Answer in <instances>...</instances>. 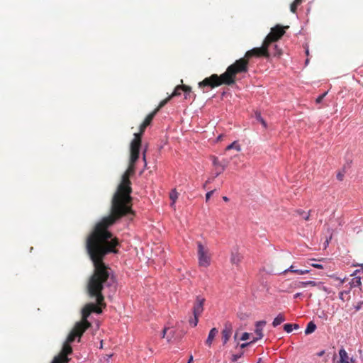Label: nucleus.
Returning a JSON list of instances; mask_svg holds the SVG:
<instances>
[{
  "instance_id": "obj_1",
  "label": "nucleus",
  "mask_w": 363,
  "mask_h": 363,
  "mask_svg": "<svg viewBox=\"0 0 363 363\" xmlns=\"http://www.w3.org/2000/svg\"><path fill=\"white\" fill-rule=\"evenodd\" d=\"M134 173L135 164L130 163L112 197L110 214L96 224L86 239L85 249L94 267V272L91 276V286L99 279L111 290H116L113 272L104 262V259L108 254H117L120 246L119 240L110 231V228L122 217L134 215L129 204L132 191L129 177Z\"/></svg>"
},
{
  "instance_id": "obj_2",
  "label": "nucleus",
  "mask_w": 363,
  "mask_h": 363,
  "mask_svg": "<svg viewBox=\"0 0 363 363\" xmlns=\"http://www.w3.org/2000/svg\"><path fill=\"white\" fill-rule=\"evenodd\" d=\"M285 33V27L277 25L272 28L270 33L264 38L259 48H254L246 52L245 57L237 60L233 64L228 66L226 71L218 76L214 74L210 77L204 79L199 82V87H215L223 84L232 86L235 83L236 74L246 73L248 71V60L252 57H264L269 58L271 56L280 57L282 50L277 44H274Z\"/></svg>"
},
{
  "instance_id": "obj_3",
  "label": "nucleus",
  "mask_w": 363,
  "mask_h": 363,
  "mask_svg": "<svg viewBox=\"0 0 363 363\" xmlns=\"http://www.w3.org/2000/svg\"><path fill=\"white\" fill-rule=\"evenodd\" d=\"M91 277L89 278L87 284V291L89 296L95 299V302L87 303L82 311V320L75 324L74 328L68 335L65 342L62 345L61 353L55 357L52 363H68L69 359L68 355L72 353L71 344L77 338V342H80L81 337L84 333L91 326V323L87 318L91 313L101 314L103 308L106 307L104 302V296L103 291L106 293L108 290V295L110 297L111 294L114 293L116 290H111L108 286L104 285L103 281L96 279V282L91 286Z\"/></svg>"
},
{
  "instance_id": "obj_4",
  "label": "nucleus",
  "mask_w": 363,
  "mask_h": 363,
  "mask_svg": "<svg viewBox=\"0 0 363 363\" xmlns=\"http://www.w3.org/2000/svg\"><path fill=\"white\" fill-rule=\"evenodd\" d=\"M198 257L201 266L208 267L210 264V257L207 255L208 251L205 250L201 242H198Z\"/></svg>"
},
{
  "instance_id": "obj_5",
  "label": "nucleus",
  "mask_w": 363,
  "mask_h": 363,
  "mask_svg": "<svg viewBox=\"0 0 363 363\" xmlns=\"http://www.w3.org/2000/svg\"><path fill=\"white\" fill-rule=\"evenodd\" d=\"M206 301V299L200 296H197L196 298V301L194 303L192 308V313L193 315H201L203 311V305Z\"/></svg>"
},
{
  "instance_id": "obj_6",
  "label": "nucleus",
  "mask_w": 363,
  "mask_h": 363,
  "mask_svg": "<svg viewBox=\"0 0 363 363\" xmlns=\"http://www.w3.org/2000/svg\"><path fill=\"white\" fill-rule=\"evenodd\" d=\"M135 140H132L130 143V163L132 164H135L138 161L140 156V147L136 146Z\"/></svg>"
},
{
  "instance_id": "obj_7",
  "label": "nucleus",
  "mask_w": 363,
  "mask_h": 363,
  "mask_svg": "<svg viewBox=\"0 0 363 363\" xmlns=\"http://www.w3.org/2000/svg\"><path fill=\"white\" fill-rule=\"evenodd\" d=\"M182 91L184 94V98L187 99V96L191 92V88L185 85H178L175 87L169 96H171V99L173 97L179 96L182 94Z\"/></svg>"
},
{
  "instance_id": "obj_8",
  "label": "nucleus",
  "mask_w": 363,
  "mask_h": 363,
  "mask_svg": "<svg viewBox=\"0 0 363 363\" xmlns=\"http://www.w3.org/2000/svg\"><path fill=\"white\" fill-rule=\"evenodd\" d=\"M232 323L226 322L224 325V328L222 330V340L223 345H225L229 340L232 334Z\"/></svg>"
},
{
  "instance_id": "obj_9",
  "label": "nucleus",
  "mask_w": 363,
  "mask_h": 363,
  "mask_svg": "<svg viewBox=\"0 0 363 363\" xmlns=\"http://www.w3.org/2000/svg\"><path fill=\"white\" fill-rule=\"evenodd\" d=\"M266 323H267L265 320H260L256 323V328L255 330V333H256L257 337L253 338V340H256V342L263 337L262 328L266 325Z\"/></svg>"
},
{
  "instance_id": "obj_10",
  "label": "nucleus",
  "mask_w": 363,
  "mask_h": 363,
  "mask_svg": "<svg viewBox=\"0 0 363 363\" xmlns=\"http://www.w3.org/2000/svg\"><path fill=\"white\" fill-rule=\"evenodd\" d=\"M218 330L216 328H213L210 330L208 337L205 342V343L207 346L211 347L213 341L215 337L218 335Z\"/></svg>"
},
{
  "instance_id": "obj_11",
  "label": "nucleus",
  "mask_w": 363,
  "mask_h": 363,
  "mask_svg": "<svg viewBox=\"0 0 363 363\" xmlns=\"http://www.w3.org/2000/svg\"><path fill=\"white\" fill-rule=\"evenodd\" d=\"M241 260V256L238 250H235L231 252L230 262L234 264H238Z\"/></svg>"
},
{
  "instance_id": "obj_12",
  "label": "nucleus",
  "mask_w": 363,
  "mask_h": 363,
  "mask_svg": "<svg viewBox=\"0 0 363 363\" xmlns=\"http://www.w3.org/2000/svg\"><path fill=\"white\" fill-rule=\"evenodd\" d=\"M354 277L352 278L349 283L350 285V289L354 287H360L362 286L361 279H363V277L354 275Z\"/></svg>"
},
{
  "instance_id": "obj_13",
  "label": "nucleus",
  "mask_w": 363,
  "mask_h": 363,
  "mask_svg": "<svg viewBox=\"0 0 363 363\" xmlns=\"http://www.w3.org/2000/svg\"><path fill=\"white\" fill-rule=\"evenodd\" d=\"M339 355L340 360L337 362V363H350L348 361L347 353L343 347L339 350Z\"/></svg>"
},
{
  "instance_id": "obj_14",
  "label": "nucleus",
  "mask_w": 363,
  "mask_h": 363,
  "mask_svg": "<svg viewBox=\"0 0 363 363\" xmlns=\"http://www.w3.org/2000/svg\"><path fill=\"white\" fill-rule=\"evenodd\" d=\"M286 320V318L283 313H279L277 316L274 319L272 322V325L274 328L277 327L280 324H281L283 322Z\"/></svg>"
},
{
  "instance_id": "obj_15",
  "label": "nucleus",
  "mask_w": 363,
  "mask_h": 363,
  "mask_svg": "<svg viewBox=\"0 0 363 363\" xmlns=\"http://www.w3.org/2000/svg\"><path fill=\"white\" fill-rule=\"evenodd\" d=\"M316 325L313 321H310L306 326V328L305 330V334L309 335L313 333L315 329H316Z\"/></svg>"
},
{
  "instance_id": "obj_16",
  "label": "nucleus",
  "mask_w": 363,
  "mask_h": 363,
  "mask_svg": "<svg viewBox=\"0 0 363 363\" xmlns=\"http://www.w3.org/2000/svg\"><path fill=\"white\" fill-rule=\"evenodd\" d=\"M158 112V109L154 110L152 113H150L145 118V121H143L144 123L149 125L152 123L153 118L156 116V114Z\"/></svg>"
},
{
  "instance_id": "obj_17",
  "label": "nucleus",
  "mask_w": 363,
  "mask_h": 363,
  "mask_svg": "<svg viewBox=\"0 0 363 363\" xmlns=\"http://www.w3.org/2000/svg\"><path fill=\"white\" fill-rule=\"evenodd\" d=\"M255 117L256 121L259 122L265 129L267 128V123L259 112H255Z\"/></svg>"
},
{
  "instance_id": "obj_18",
  "label": "nucleus",
  "mask_w": 363,
  "mask_h": 363,
  "mask_svg": "<svg viewBox=\"0 0 363 363\" xmlns=\"http://www.w3.org/2000/svg\"><path fill=\"white\" fill-rule=\"evenodd\" d=\"M143 133L140 132L134 133V139L133 140H135L136 142V146L137 147H141V138L143 136Z\"/></svg>"
},
{
  "instance_id": "obj_19",
  "label": "nucleus",
  "mask_w": 363,
  "mask_h": 363,
  "mask_svg": "<svg viewBox=\"0 0 363 363\" xmlns=\"http://www.w3.org/2000/svg\"><path fill=\"white\" fill-rule=\"evenodd\" d=\"M231 149H235V150H236L238 152L240 151V150H241L240 145L238 143V141H234L233 143H232L231 144L228 145L226 147V148H225L226 150H231Z\"/></svg>"
},
{
  "instance_id": "obj_20",
  "label": "nucleus",
  "mask_w": 363,
  "mask_h": 363,
  "mask_svg": "<svg viewBox=\"0 0 363 363\" xmlns=\"http://www.w3.org/2000/svg\"><path fill=\"white\" fill-rule=\"evenodd\" d=\"M200 315H193V317H191L189 320V323L191 327H196L199 322V317Z\"/></svg>"
},
{
  "instance_id": "obj_21",
  "label": "nucleus",
  "mask_w": 363,
  "mask_h": 363,
  "mask_svg": "<svg viewBox=\"0 0 363 363\" xmlns=\"http://www.w3.org/2000/svg\"><path fill=\"white\" fill-rule=\"evenodd\" d=\"M177 198H178V193L177 192L176 189L172 190L169 194V199L172 200L173 203H175Z\"/></svg>"
},
{
  "instance_id": "obj_22",
  "label": "nucleus",
  "mask_w": 363,
  "mask_h": 363,
  "mask_svg": "<svg viewBox=\"0 0 363 363\" xmlns=\"http://www.w3.org/2000/svg\"><path fill=\"white\" fill-rule=\"evenodd\" d=\"M171 99V96H168L167 98H166L165 99L162 100L158 107L156 108V109H158V111L162 108L164 107Z\"/></svg>"
},
{
  "instance_id": "obj_23",
  "label": "nucleus",
  "mask_w": 363,
  "mask_h": 363,
  "mask_svg": "<svg viewBox=\"0 0 363 363\" xmlns=\"http://www.w3.org/2000/svg\"><path fill=\"white\" fill-rule=\"evenodd\" d=\"M244 355V352L242 351L240 352V353L238 354H233L231 357V361L232 362H236L238 361V359H240V357H242V356Z\"/></svg>"
},
{
  "instance_id": "obj_24",
  "label": "nucleus",
  "mask_w": 363,
  "mask_h": 363,
  "mask_svg": "<svg viewBox=\"0 0 363 363\" xmlns=\"http://www.w3.org/2000/svg\"><path fill=\"white\" fill-rule=\"evenodd\" d=\"M350 293V289L348 290H344L339 293V298L342 301H345V296L348 295Z\"/></svg>"
},
{
  "instance_id": "obj_25",
  "label": "nucleus",
  "mask_w": 363,
  "mask_h": 363,
  "mask_svg": "<svg viewBox=\"0 0 363 363\" xmlns=\"http://www.w3.org/2000/svg\"><path fill=\"white\" fill-rule=\"evenodd\" d=\"M213 164L214 166L222 167V170H224L225 168V164H223L216 157L213 159Z\"/></svg>"
},
{
  "instance_id": "obj_26",
  "label": "nucleus",
  "mask_w": 363,
  "mask_h": 363,
  "mask_svg": "<svg viewBox=\"0 0 363 363\" xmlns=\"http://www.w3.org/2000/svg\"><path fill=\"white\" fill-rule=\"evenodd\" d=\"M294 288L306 287V281H295L293 283Z\"/></svg>"
},
{
  "instance_id": "obj_27",
  "label": "nucleus",
  "mask_w": 363,
  "mask_h": 363,
  "mask_svg": "<svg viewBox=\"0 0 363 363\" xmlns=\"http://www.w3.org/2000/svg\"><path fill=\"white\" fill-rule=\"evenodd\" d=\"M284 330L287 333H290L293 331V324L286 323L284 325Z\"/></svg>"
},
{
  "instance_id": "obj_28",
  "label": "nucleus",
  "mask_w": 363,
  "mask_h": 363,
  "mask_svg": "<svg viewBox=\"0 0 363 363\" xmlns=\"http://www.w3.org/2000/svg\"><path fill=\"white\" fill-rule=\"evenodd\" d=\"M255 342H256V340H251V341H250L248 342L242 343L241 345H240V347L241 349H244V348H245V347H248V346H250V345H252V344H254Z\"/></svg>"
},
{
  "instance_id": "obj_29",
  "label": "nucleus",
  "mask_w": 363,
  "mask_h": 363,
  "mask_svg": "<svg viewBox=\"0 0 363 363\" xmlns=\"http://www.w3.org/2000/svg\"><path fill=\"white\" fill-rule=\"evenodd\" d=\"M327 94H328V91H325V92H324L323 94H322L319 95V96L316 98V99H315V102H316L317 104H320V103L322 102L323 99H324V97L327 95Z\"/></svg>"
},
{
  "instance_id": "obj_30",
  "label": "nucleus",
  "mask_w": 363,
  "mask_h": 363,
  "mask_svg": "<svg viewBox=\"0 0 363 363\" xmlns=\"http://www.w3.org/2000/svg\"><path fill=\"white\" fill-rule=\"evenodd\" d=\"M298 6V4H295V3L293 1L290 6L291 11L294 13H296Z\"/></svg>"
},
{
  "instance_id": "obj_31",
  "label": "nucleus",
  "mask_w": 363,
  "mask_h": 363,
  "mask_svg": "<svg viewBox=\"0 0 363 363\" xmlns=\"http://www.w3.org/2000/svg\"><path fill=\"white\" fill-rule=\"evenodd\" d=\"M250 336V333L245 332L244 333H242V335L240 337V340H242V341L247 340L249 339Z\"/></svg>"
},
{
  "instance_id": "obj_32",
  "label": "nucleus",
  "mask_w": 363,
  "mask_h": 363,
  "mask_svg": "<svg viewBox=\"0 0 363 363\" xmlns=\"http://www.w3.org/2000/svg\"><path fill=\"white\" fill-rule=\"evenodd\" d=\"M238 316L242 320H244L248 318V315L245 313H240L238 314Z\"/></svg>"
},
{
  "instance_id": "obj_33",
  "label": "nucleus",
  "mask_w": 363,
  "mask_h": 363,
  "mask_svg": "<svg viewBox=\"0 0 363 363\" xmlns=\"http://www.w3.org/2000/svg\"><path fill=\"white\" fill-rule=\"evenodd\" d=\"M309 272L310 271L307 270V269H306V270L297 269V270L294 271V273L303 275V274H308Z\"/></svg>"
},
{
  "instance_id": "obj_34",
  "label": "nucleus",
  "mask_w": 363,
  "mask_h": 363,
  "mask_svg": "<svg viewBox=\"0 0 363 363\" xmlns=\"http://www.w3.org/2000/svg\"><path fill=\"white\" fill-rule=\"evenodd\" d=\"M215 190H211L206 194V201H208L211 196L213 194Z\"/></svg>"
},
{
  "instance_id": "obj_35",
  "label": "nucleus",
  "mask_w": 363,
  "mask_h": 363,
  "mask_svg": "<svg viewBox=\"0 0 363 363\" xmlns=\"http://www.w3.org/2000/svg\"><path fill=\"white\" fill-rule=\"evenodd\" d=\"M148 125H146L145 123H143L140 125V132L144 133L146 128L147 127Z\"/></svg>"
},
{
  "instance_id": "obj_36",
  "label": "nucleus",
  "mask_w": 363,
  "mask_h": 363,
  "mask_svg": "<svg viewBox=\"0 0 363 363\" xmlns=\"http://www.w3.org/2000/svg\"><path fill=\"white\" fill-rule=\"evenodd\" d=\"M296 269H294V267L293 265L290 266L288 269H285L282 273L283 274H286L288 272H294V271H296Z\"/></svg>"
},
{
  "instance_id": "obj_37",
  "label": "nucleus",
  "mask_w": 363,
  "mask_h": 363,
  "mask_svg": "<svg viewBox=\"0 0 363 363\" xmlns=\"http://www.w3.org/2000/svg\"><path fill=\"white\" fill-rule=\"evenodd\" d=\"M306 286H315L318 285V283L314 281H306Z\"/></svg>"
},
{
  "instance_id": "obj_38",
  "label": "nucleus",
  "mask_w": 363,
  "mask_h": 363,
  "mask_svg": "<svg viewBox=\"0 0 363 363\" xmlns=\"http://www.w3.org/2000/svg\"><path fill=\"white\" fill-rule=\"evenodd\" d=\"M360 269H356L352 274V275H357L358 273L362 272H363V264H360Z\"/></svg>"
},
{
  "instance_id": "obj_39",
  "label": "nucleus",
  "mask_w": 363,
  "mask_h": 363,
  "mask_svg": "<svg viewBox=\"0 0 363 363\" xmlns=\"http://www.w3.org/2000/svg\"><path fill=\"white\" fill-rule=\"evenodd\" d=\"M337 179L339 180V181H342L343 179V177H344V173L342 172H338L337 174Z\"/></svg>"
},
{
  "instance_id": "obj_40",
  "label": "nucleus",
  "mask_w": 363,
  "mask_h": 363,
  "mask_svg": "<svg viewBox=\"0 0 363 363\" xmlns=\"http://www.w3.org/2000/svg\"><path fill=\"white\" fill-rule=\"evenodd\" d=\"M311 265L317 269H323V265L320 264L312 263V264H311Z\"/></svg>"
},
{
  "instance_id": "obj_41",
  "label": "nucleus",
  "mask_w": 363,
  "mask_h": 363,
  "mask_svg": "<svg viewBox=\"0 0 363 363\" xmlns=\"http://www.w3.org/2000/svg\"><path fill=\"white\" fill-rule=\"evenodd\" d=\"M362 303L359 301L356 306H354L355 311H359L362 308Z\"/></svg>"
},
{
  "instance_id": "obj_42",
  "label": "nucleus",
  "mask_w": 363,
  "mask_h": 363,
  "mask_svg": "<svg viewBox=\"0 0 363 363\" xmlns=\"http://www.w3.org/2000/svg\"><path fill=\"white\" fill-rule=\"evenodd\" d=\"M310 212L311 211L308 212V213H305V214H303L302 216L303 218L305 220H309V218H310Z\"/></svg>"
},
{
  "instance_id": "obj_43",
  "label": "nucleus",
  "mask_w": 363,
  "mask_h": 363,
  "mask_svg": "<svg viewBox=\"0 0 363 363\" xmlns=\"http://www.w3.org/2000/svg\"><path fill=\"white\" fill-rule=\"evenodd\" d=\"M301 296H302V293L298 292L294 295V298H295V299L298 298H301Z\"/></svg>"
},
{
  "instance_id": "obj_44",
  "label": "nucleus",
  "mask_w": 363,
  "mask_h": 363,
  "mask_svg": "<svg viewBox=\"0 0 363 363\" xmlns=\"http://www.w3.org/2000/svg\"><path fill=\"white\" fill-rule=\"evenodd\" d=\"M168 330V328H164V330H162V338H164L165 337V335H166V333H167V330Z\"/></svg>"
},
{
  "instance_id": "obj_45",
  "label": "nucleus",
  "mask_w": 363,
  "mask_h": 363,
  "mask_svg": "<svg viewBox=\"0 0 363 363\" xmlns=\"http://www.w3.org/2000/svg\"><path fill=\"white\" fill-rule=\"evenodd\" d=\"M303 0H294V2L295 4H298V6L302 3Z\"/></svg>"
},
{
  "instance_id": "obj_46",
  "label": "nucleus",
  "mask_w": 363,
  "mask_h": 363,
  "mask_svg": "<svg viewBox=\"0 0 363 363\" xmlns=\"http://www.w3.org/2000/svg\"><path fill=\"white\" fill-rule=\"evenodd\" d=\"M172 337H173V334L169 333V334L167 336V341H168V342H169Z\"/></svg>"
},
{
  "instance_id": "obj_47",
  "label": "nucleus",
  "mask_w": 363,
  "mask_h": 363,
  "mask_svg": "<svg viewBox=\"0 0 363 363\" xmlns=\"http://www.w3.org/2000/svg\"><path fill=\"white\" fill-rule=\"evenodd\" d=\"M145 151H146V150H144V152H143V160H144V162H145V165L146 166Z\"/></svg>"
},
{
  "instance_id": "obj_48",
  "label": "nucleus",
  "mask_w": 363,
  "mask_h": 363,
  "mask_svg": "<svg viewBox=\"0 0 363 363\" xmlns=\"http://www.w3.org/2000/svg\"><path fill=\"white\" fill-rule=\"evenodd\" d=\"M297 213L301 215V216H303V214H305V212L303 211V210H298L297 211Z\"/></svg>"
},
{
  "instance_id": "obj_49",
  "label": "nucleus",
  "mask_w": 363,
  "mask_h": 363,
  "mask_svg": "<svg viewBox=\"0 0 363 363\" xmlns=\"http://www.w3.org/2000/svg\"><path fill=\"white\" fill-rule=\"evenodd\" d=\"M193 359H194L193 356L191 354L190 357H189V360L187 362V363H192Z\"/></svg>"
},
{
  "instance_id": "obj_50",
  "label": "nucleus",
  "mask_w": 363,
  "mask_h": 363,
  "mask_svg": "<svg viewBox=\"0 0 363 363\" xmlns=\"http://www.w3.org/2000/svg\"><path fill=\"white\" fill-rule=\"evenodd\" d=\"M223 170H222V169L220 170H218V172H216V175L214 177H217L218 175H220L221 174V172H223Z\"/></svg>"
},
{
  "instance_id": "obj_51",
  "label": "nucleus",
  "mask_w": 363,
  "mask_h": 363,
  "mask_svg": "<svg viewBox=\"0 0 363 363\" xmlns=\"http://www.w3.org/2000/svg\"><path fill=\"white\" fill-rule=\"evenodd\" d=\"M299 328V325L298 324H293V330L294 329H298Z\"/></svg>"
},
{
  "instance_id": "obj_52",
  "label": "nucleus",
  "mask_w": 363,
  "mask_h": 363,
  "mask_svg": "<svg viewBox=\"0 0 363 363\" xmlns=\"http://www.w3.org/2000/svg\"><path fill=\"white\" fill-rule=\"evenodd\" d=\"M324 353H325V351L322 350V351H320V352L318 353V356L321 357V356L323 355Z\"/></svg>"
},
{
  "instance_id": "obj_53",
  "label": "nucleus",
  "mask_w": 363,
  "mask_h": 363,
  "mask_svg": "<svg viewBox=\"0 0 363 363\" xmlns=\"http://www.w3.org/2000/svg\"><path fill=\"white\" fill-rule=\"evenodd\" d=\"M306 48V51H305L306 52V55L307 56H308L309 55V50H308V46H306V48Z\"/></svg>"
},
{
  "instance_id": "obj_54",
  "label": "nucleus",
  "mask_w": 363,
  "mask_h": 363,
  "mask_svg": "<svg viewBox=\"0 0 363 363\" xmlns=\"http://www.w3.org/2000/svg\"><path fill=\"white\" fill-rule=\"evenodd\" d=\"M214 178H215V177H213V178H212V179H208L206 182V183L207 184H209V183H211V182L213 180V179H214Z\"/></svg>"
},
{
  "instance_id": "obj_55",
  "label": "nucleus",
  "mask_w": 363,
  "mask_h": 363,
  "mask_svg": "<svg viewBox=\"0 0 363 363\" xmlns=\"http://www.w3.org/2000/svg\"><path fill=\"white\" fill-rule=\"evenodd\" d=\"M223 199L225 201H228L229 200V199L227 197V196H223Z\"/></svg>"
},
{
  "instance_id": "obj_56",
  "label": "nucleus",
  "mask_w": 363,
  "mask_h": 363,
  "mask_svg": "<svg viewBox=\"0 0 363 363\" xmlns=\"http://www.w3.org/2000/svg\"><path fill=\"white\" fill-rule=\"evenodd\" d=\"M308 62H309V59H308V58H307V59L306 60V62H305L306 65H307L308 64Z\"/></svg>"
},
{
  "instance_id": "obj_57",
  "label": "nucleus",
  "mask_w": 363,
  "mask_h": 363,
  "mask_svg": "<svg viewBox=\"0 0 363 363\" xmlns=\"http://www.w3.org/2000/svg\"><path fill=\"white\" fill-rule=\"evenodd\" d=\"M261 362H262V358H259L257 363H261Z\"/></svg>"
},
{
  "instance_id": "obj_58",
  "label": "nucleus",
  "mask_w": 363,
  "mask_h": 363,
  "mask_svg": "<svg viewBox=\"0 0 363 363\" xmlns=\"http://www.w3.org/2000/svg\"><path fill=\"white\" fill-rule=\"evenodd\" d=\"M345 282V279H340V284H343Z\"/></svg>"
},
{
  "instance_id": "obj_59",
  "label": "nucleus",
  "mask_w": 363,
  "mask_h": 363,
  "mask_svg": "<svg viewBox=\"0 0 363 363\" xmlns=\"http://www.w3.org/2000/svg\"><path fill=\"white\" fill-rule=\"evenodd\" d=\"M323 289L324 291H327V288L325 286H323Z\"/></svg>"
},
{
  "instance_id": "obj_60",
  "label": "nucleus",
  "mask_w": 363,
  "mask_h": 363,
  "mask_svg": "<svg viewBox=\"0 0 363 363\" xmlns=\"http://www.w3.org/2000/svg\"><path fill=\"white\" fill-rule=\"evenodd\" d=\"M207 184L205 182V184H203V188L205 189L206 186Z\"/></svg>"
},
{
  "instance_id": "obj_61",
  "label": "nucleus",
  "mask_w": 363,
  "mask_h": 363,
  "mask_svg": "<svg viewBox=\"0 0 363 363\" xmlns=\"http://www.w3.org/2000/svg\"><path fill=\"white\" fill-rule=\"evenodd\" d=\"M328 243H329V240H326V244H327V245H328Z\"/></svg>"
},
{
  "instance_id": "obj_62",
  "label": "nucleus",
  "mask_w": 363,
  "mask_h": 363,
  "mask_svg": "<svg viewBox=\"0 0 363 363\" xmlns=\"http://www.w3.org/2000/svg\"><path fill=\"white\" fill-rule=\"evenodd\" d=\"M111 356H112V354L108 355V358L111 357ZM107 360H108V359H107Z\"/></svg>"
},
{
  "instance_id": "obj_63",
  "label": "nucleus",
  "mask_w": 363,
  "mask_h": 363,
  "mask_svg": "<svg viewBox=\"0 0 363 363\" xmlns=\"http://www.w3.org/2000/svg\"><path fill=\"white\" fill-rule=\"evenodd\" d=\"M236 337H237V334H235V336H234L235 339H236Z\"/></svg>"
},
{
  "instance_id": "obj_64",
  "label": "nucleus",
  "mask_w": 363,
  "mask_h": 363,
  "mask_svg": "<svg viewBox=\"0 0 363 363\" xmlns=\"http://www.w3.org/2000/svg\"><path fill=\"white\" fill-rule=\"evenodd\" d=\"M360 302H361V303H362V304H363V301H360Z\"/></svg>"
}]
</instances>
